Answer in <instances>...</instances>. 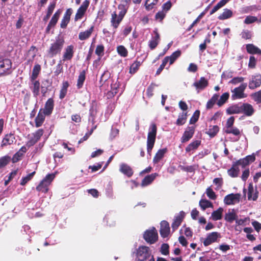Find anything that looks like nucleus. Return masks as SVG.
I'll list each match as a JSON object with an SVG mask.
<instances>
[{
	"label": "nucleus",
	"mask_w": 261,
	"mask_h": 261,
	"mask_svg": "<svg viewBox=\"0 0 261 261\" xmlns=\"http://www.w3.org/2000/svg\"><path fill=\"white\" fill-rule=\"evenodd\" d=\"M261 85V75L256 74L251 75L249 84L248 87L251 90H254Z\"/></svg>",
	"instance_id": "8"
},
{
	"label": "nucleus",
	"mask_w": 261,
	"mask_h": 261,
	"mask_svg": "<svg viewBox=\"0 0 261 261\" xmlns=\"http://www.w3.org/2000/svg\"><path fill=\"white\" fill-rule=\"evenodd\" d=\"M208 85L207 80L202 76L200 78L199 80L195 81L192 86L195 88L197 92L199 93L200 91L204 90Z\"/></svg>",
	"instance_id": "10"
},
{
	"label": "nucleus",
	"mask_w": 261,
	"mask_h": 261,
	"mask_svg": "<svg viewBox=\"0 0 261 261\" xmlns=\"http://www.w3.org/2000/svg\"><path fill=\"white\" fill-rule=\"evenodd\" d=\"M219 131V128L217 125L210 126L206 134L211 137H214Z\"/></svg>",
	"instance_id": "39"
},
{
	"label": "nucleus",
	"mask_w": 261,
	"mask_h": 261,
	"mask_svg": "<svg viewBox=\"0 0 261 261\" xmlns=\"http://www.w3.org/2000/svg\"><path fill=\"white\" fill-rule=\"evenodd\" d=\"M229 96V94L228 92L223 93L221 96L220 99L217 102V105L219 107H221L223 105L227 100Z\"/></svg>",
	"instance_id": "44"
},
{
	"label": "nucleus",
	"mask_w": 261,
	"mask_h": 261,
	"mask_svg": "<svg viewBox=\"0 0 261 261\" xmlns=\"http://www.w3.org/2000/svg\"><path fill=\"white\" fill-rule=\"evenodd\" d=\"M54 107V101L52 98H49L45 103L44 108L42 112L46 116H49L53 112Z\"/></svg>",
	"instance_id": "20"
},
{
	"label": "nucleus",
	"mask_w": 261,
	"mask_h": 261,
	"mask_svg": "<svg viewBox=\"0 0 261 261\" xmlns=\"http://www.w3.org/2000/svg\"><path fill=\"white\" fill-rule=\"evenodd\" d=\"M166 15V13L164 11H159L155 15V19L159 22H162Z\"/></svg>",
	"instance_id": "55"
},
{
	"label": "nucleus",
	"mask_w": 261,
	"mask_h": 261,
	"mask_svg": "<svg viewBox=\"0 0 261 261\" xmlns=\"http://www.w3.org/2000/svg\"><path fill=\"white\" fill-rule=\"evenodd\" d=\"M258 20V19L255 16H248L245 19L244 22L245 24H249L256 22Z\"/></svg>",
	"instance_id": "60"
},
{
	"label": "nucleus",
	"mask_w": 261,
	"mask_h": 261,
	"mask_svg": "<svg viewBox=\"0 0 261 261\" xmlns=\"http://www.w3.org/2000/svg\"><path fill=\"white\" fill-rule=\"evenodd\" d=\"M106 196L110 199H113L115 198L112 187L110 185H108L106 189Z\"/></svg>",
	"instance_id": "51"
},
{
	"label": "nucleus",
	"mask_w": 261,
	"mask_h": 261,
	"mask_svg": "<svg viewBox=\"0 0 261 261\" xmlns=\"http://www.w3.org/2000/svg\"><path fill=\"white\" fill-rule=\"evenodd\" d=\"M199 115L200 111L199 110L195 111L190 120V124H192L195 123L198 120Z\"/></svg>",
	"instance_id": "57"
},
{
	"label": "nucleus",
	"mask_w": 261,
	"mask_h": 261,
	"mask_svg": "<svg viewBox=\"0 0 261 261\" xmlns=\"http://www.w3.org/2000/svg\"><path fill=\"white\" fill-rule=\"evenodd\" d=\"M119 171L128 177H130L134 173L132 168L125 163H121L120 165Z\"/></svg>",
	"instance_id": "22"
},
{
	"label": "nucleus",
	"mask_w": 261,
	"mask_h": 261,
	"mask_svg": "<svg viewBox=\"0 0 261 261\" xmlns=\"http://www.w3.org/2000/svg\"><path fill=\"white\" fill-rule=\"evenodd\" d=\"M240 193H231L225 196L224 198V203L226 205H232L237 202H239L241 198Z\"/></svg>",
	"instance_id": "9"
},
{
	"label": "nucleus",
	"mask_w": 261,
	"mask_h": 261,
	"mask_svg": "<svg viewBox=\"0 0 261 261\" xmlns=\"http://www.w3.org/2000/svg\"><path fill=\"white\" fill-rule=\"evenodd\" d=\"M89 5V2L87 0H85L82 5L77 9L76 13L75 16L74 20L77 21L81 19L84 14L85 13L88 6Z\"/></svg>",
	"instance_id": "12"
},
{
	"label": "nucleus",
	"mask_w": 261,
	"mask_h": 261,
	"mask_svg": "<svg viewBox=\"0 0 261 261\" xmlns=\"http://www.w3.org/2000/svg\"><path fill=\"white\" fill-rule=\"evenodd\" d=\"M32 81V85L30 87L33 94V96L37 99V97L39 95L40 84L38 81Z\"/></svg>",
	"instance_id": "26"
},
{
	"label": "nucleus",
	"mask_w": 261,
	"mask_h": 261,
	"mask_svg": "<svg viewBox=\"0 0 261 261\" xmlns=\"http://www.w3.org/2000/svg\"><path fill=\"white\" fill-rule=\"evenodd\" d=\"M159 0H146L145 6L146 10H150L152 9L154 5L157 4Z\"/></svg>",
	"instance_id": "52"
},
{
	"label": "nucleus",
	"mask_w": 261,
	"mask_h": 261,
	"mask_svg": "<svg viewBox=\"0 0 261 261\" xmlns=\"http://www.w3.org/2000/svg\"><path fill=\"white\" fill-rule=\"evenodd\" d=\"M73 10L71 8H68L66 10L65 14H64L63 17L60 23V27L62 29H65L67 24L69 23L70 17L71 14H72Z\"/></svg>",
	"instance_id": "18"
},
{
	"label": "nucleus",
	"mask_w": 261,
	"mask_h": 261,
	"mask_svg": "<svg viewBox=\"0 0 261 261\" xmlns=\"http://www.w3.org/2000/svg\"><path fill=\"white\" fill-rule=\"evenodd\" d=\"M15 140V138L14 136V134L10 133L5 135L2 140L1 147H4V146L12 144Z\"/></svg>",
	"instance_id": "23"
},
{
	"label": "nucleus",
	"mask_w": 261,
	"mask_h": 261,
	"mask_svg": "<svg viewBox=\"0 0 261 261\" xmlns=\"http://www.w3.org/2000/svg\"><path fill=\"white\" fill-rule=\"evenodd\" d=\"M247 51L251 54H260L261 50L253 44L246 45Z\"/></svg>",
	"instance_id": "33"
},
{
	"label": "nucleus",
	"mask_w": 261,
	"mask_h": 261,
	"mask_svg": "<svg viewBox=\"0 0 261 261\" xmlns=\"http://www.w3.org/2000/svg\"><path fill=\"white\" fill-rule=\"evenodd\" d=\"M118 9L120 10L118 14L116 11H114L111 14V24L115 30L119 27V24L125 15L127 7H126L124 4H119L118 6Z\"/></svg>",
	"instance_id": "1"
},
{
	"label": "nucleus",
	"mask_w": 261,
	"mask_h": 261,
	"mask_svg": "<svg viewBox=\"0 0 261 261\" xmlns=\"http://www.w3.org/2000/svg\"><path fill=\"white\" fill-rule=\"evenodd\" d=\"M35 174V172L34 171L27 176L23 177L20 181V185L22 186H24L28 181L32 179L34 175Z\"/></svg>",
	"instance_id": "48"
},
{
	"label": "nucleus",
	"mask_w": 261,
	"mask_h": 261,
	"mask_svg": "<svg viewBox=\"0 0 261 261\" xmlns=\"http://www.w3.org/2000/svg\"><path fill=\"white\" fill-rule=\"evenodd\" d=\"M225 132L227 134H232L235 136H239L240 134V130L237 127L232 126L228 128H226Z\"/></svg>",
	"instance_id": "54"
},
{
	"label": "nucleus",
	"mask_w": 261,
	"mask_h": 261,
	"mask_svg": "<svg viewBox=\"0 0 261 261\" xmlns=\"http://www.w3.org/2000/svg\"><path fill=\"white\" fill-rule=\"evenodd\" d=\"M118 54L122 57H126L127 56V50L123 45H119L117 47Z\"/></svg>",
	"instance_id": "49"
},
{
	"label": "nucleus",
	"mask_w": 261,
	"mask_h": 261,
	"mask_svg": "<svg viewBox=\"0 0 261 261\" xmlns=\"http://www.w3.org/2000/svg\"><path fill=\"white\" fill-rule=\"evenodd\" d=\"M110 77V73L108 70H105L100 76L99 82L103 85Z\"/></svg>",
	"instance_id": "53"
},
{
	"label": "nucleus",
	"mask_w": 261,
	"mask_h": 261,
	"mask_svg": "<svg viewBox=\"0 0 261 261\" xmlns=\"http://www.w3.org/2000/svg\"><path fill=\"white\" fill-rule=\"evenodd\" d=\"M58 19H59L57 18V17L53 16V17L51 18V20H50L48 25L47 26V27L46 28V30H45L46 33L48 34L49 33L50 29L52 28H54L57 24V23L58 21Z\"/></svg>",
	"instance_id": "42"
},
{
	"label": "nucleus",
	"mask_w": 261,
	"mask_h": 261,
	"mask_svg": "<svg viewBox=\"0 0 261 261\" xmlns=\"http://www.w3.org/2000/svg\"><path fill=\"white\" fill-rule=\"evenodd\" d=\"M151 255L149 248L145 246L139 247L137 252V257L139 261H144Z\"/></svg>",
	"instance_id": "7"
},
{
	"label": "nucleus",
	"mask_w": 261,
	"mask_h": 261,
	"mask_svg": "<svg viewBox=\"0 0 261 261\" xmlns=\"http://www.w3.org/2000/svg\"><path fill=\"white\" fill-rule=\"evenodd\" d=\"M223 208L219 207L217 210L212 212L211 218L214 221L220 220L222 218Z\"/></svg>",
	"instance_id": "32"
},
{
	"label": "nucleus",
	"mask_w": 261,
	"mask_h": 261,
	"mask_svg": "<svg viewBox=\"0 0 261 261\" xmlns=\"http://www.w3.org/2000/svg\"><path fill=\"white\" fill-rule=\"evenodd\" d=\"M194 133V126H188L181 138V142L182 143H185L189 141L193 137Z\"/></svg>",
	"instance_id": "13"
},
{
	"label": "nucleus",
	"mask_w": 261,
	"mask_h": 261,
	"mask_svg": "<svg viewBox=\"0 0 261 261\" xmlns=\"http://www.w3.org/2000/svg\"><path fill=\"white\" fill-rule=\"evenodd\" d=\"M160 233L161 237L163 238L168 237L170 233V226L167 221L165 220L161 221L160 223Z\"/></svg>",
	"instance_id": "16"
},
{
	"label": "nucleus",
	"mask_w": 261,
	"mask_h": 261,
	"mask_svg": "<svg viewBox=\"0 0 261 261\" xmlns=\"http://www.w3.org/2000/svg\"><path fill=\"white\" fill-rule=\"evenodd\" d=\"M226 113L229 115L242 113V103L236 104L228 107L226 110Z\"/></svg>",
	"instance_id": "24"
},
{
	"label": "nucleus",
	"mask_w": 261,
	"mask_h": 261,
	"mask_svg": "<svg viewBox=\"0 0 261 261\" xmlns=\"http://www.w3.org/2000/svg\"><path fill=\"white\" fill-rule=\"evenodd\" d=\"M181 51L179 50H177L172 54V55L169 57L170 60V65H171L174 63V62L180 56Z\"/></svg>",
	"instance_id": "50"
},
{
	"label": "nucleus",
	"mask_w": 261,
	"mask_h": 261,
	"mask_svg": "<svg viewBox=\"0 0 261 261\" xmlns=\"http://www.w3.org/2000/svg\"><path fill=\"white\" fill-rule=\"evenodd\" d=\"M64 42V39L59 35L56 37L55 41L50 44L48 50V54L50 57H53L61 53Z\"/></svg>",
	"instance_id": "3"
},
{
	"label": "nucleus",
	"mask_w": 261,
	"mask_h": 261,
	"mask_svg": "<svg viewBox=\"0 0 261 261\" xmlns=\"http://www.w3.org/2000/svg\"><path fill=\"white\" fill-rule=\"evenodd\" d=\"M104 52V46L103 45H98L95 49V54L98 56L99 57H101L103 55Z\"/></svg>",
	"instance_id": "64"
},
{
	"label": "nucleus",
	"mask_w": 261,
	"mask_h": 261,
	"mask_svg": "<svg viewBox=\"0 0 261 261\" xmlns=\"http://www.w3.org/2000/svg\"><path fill=\"white\" fill-rule=\"evenodd\" d=\"M48 186L46 183L41 181L39 185L36 187V190L38 191L46 193L48 191Z\"/></svg>",
	"instance_id": "45"
},
{
	"label": "nucleus",
	"mask_w": 261,
	"mask_h": 261,
	"mask_svg": "<svg viewBox=\"0 0 261 261\" xmlns=\"http://www.w3.org/2000/svg\"><path fill=\"white\" fill-rule=\"evenodd\" d=\"M159 174L156 173H152L146 176L142 180L141 186L142 187H146L150 185L156 178Z\"/></svg>",
	"instance_id": "25"
},
{
	"label": "nucleus",
	"mask_w": 261,
	"mask_h": 261,
	"mask_svg": "<svg viewBox=\"0 0 261 261\" xmlns=\"http://www.w3.org/2000/svg\"><path fill=\"white\" fill-rule=\"evenodd\" d=\"M241 36L243 39H249L252 37V33L248 30H244L241 32Z\"/></svg>",
	"instance_id": "61"
},
{
	"label": "nucleus",
	"mask_w": 261,
	"mask_h": 261,
	"mask_svg": "<svg viewBox=\"0 0 261 261\" xmlns=\"http://www.w3.org/2000/svg\"><path fill=\"white\" fill-rule=\"evenodd\" d=\"M252 97L257 103H261V90L253 93Z\"/></svg>",
	"instance_id": "62"
},
{
	"label": "nucleus",
	"mask_w": 261,
	"mask_h": 261,
	"mask_svg": "<svg viewBox=\"0 0 261 261\" xmlns=\"http://www.w3.org/2000/svg\"><path fill=\"white\" fill-rule=\"evenodd\" d=\"M159 85L154 83H151L146 90V93L149 97H151L153 95V92L155 87Z\"/></svg>",
	"instance_id": "58"
},
{
	"label": "nucleus",
	"mask_w": 261,
	"mask_h": 261,
	"mask_svg": "<svg viewBox=\"0 0 261 261\" xmlns=\"http://www.w3.org/2000/svg\"><path fill=\"white\" fill-rule=\"evenodd\" d=\"M11 161V156L6 155L0 158V169L6 166Z\"/></svg>",
	"instance_id": "40"
},
{
	"label": "nucleus",
	"mask_w": 261,
	"mask_h": 261,
	"mask_svg": "<svg viewBox=\"0 0 261 261\" xmlns=\"http://www.w3.org/2000/svg\"><path fill=\"white\" fill-rule=\"evenodd\" d=\"M255 160V157L254 155L251 154L238 160L235 162L234 163L238 167V166H241L242 168H245L246 166H248L250 163L253 162Z\"/></svg>",
	"instance_id": "11"
},
{
	"label": "nucleus",
	"mask_w": 261,
	"mask_h": 261,
	"mask_svg": "<svg viewBox=\"0 0 261 261\" xmlns=\"http://www.w3.org/2000/svg\"><path fill=\"white\" fill-rule=\"evenodd\" d=\"M93 30V27H91L89 30L80 32L79 35V38L81 40H85L88 39L91 35Z\"/></svg>",
	"instance_id": "35"
},
{
	"label": "nucleus",
	"mask_w": 261,
	"mask_h": 261,
	"mask_svg": "<svg viewBox=\"0 0 261 261\" xmlns=\"http://www.w3.org/2000/svg\"><path fill=\"white\" fill-rule=\"evenodd\" d=\"M239 172L240 169L234 162L232 163L231 167L227 170L228 174L233 178L238 177Z\"/></svg>",
	"instance_id": "31"
},
{
	"label": "nucleus",
	"mask_w": 261,
	"mask_h": 261,
	"mask_svg": "<svg viewBox=\"0 0 261 261\" xmlns=\"http://www.w3.org/2000/svg\"><path fill=\"white\" fill-rule=\"evenodd\" d=\"M248 199L249 200L256 201L258 197V191L257 188L254 189L252 183H250L248 189Z\"/></svg>",
	"instance_id": "17"
},
{
	"label": "nucleus",
	"mask_w": 261,
	"mask_h": 261,
	"mask_svg": "<svg viewBox=\"0 0 261 261\" xmlns=\"http://www.w3.org/2000/svg\"><path fill=\"white\" fill-rule=\"evenodd\" d=\"M206 193L207 197L211 199L215 200L217 197L215 193L211 187L207 188Z\"/></svg>",
	"instance_id": "59"
},
{
	"label": "nucleus",
	"mask_w": 261,
	"mask_h": 261,
	"mask_svg": "<svg viewBox=\"0 0 261 261\" xmlns=\"http://www.w3.org/2000/svg\"><path fill=\"white\" fill-rule=\"evenodd\" d=\"M199 206L201 209L204 211L206 208L213 207V203L208 200L206 199H201L199 201Z\"/></svg>",
	"instance_id": "41"
},
{
	"label": "nucleus",
	"mask_w": 261,
	"mask_h": 261,
	"mask_svg": "<svg viewBox=\"0 0 261 261\" xmlns=\"http://www.w3.org/2000/svg\"><path fill=\"white\" fill-rule=\"evenodd\" d=\"M145 241L150 244L155 243L158 239V234L156 229L152 227L151 229L146 230L143 234Z\"/></svg>",
	"instance_id": "5"
},
{
	"label": "nucleus",
	"mask_w": 261,
	"mask_h": 261,
	"mask_svg": "<svg viewBox=\"0 0 261 261\" xmlns=\"http://www.w3.org/2000/svg\"><path fill=\"white\" fill-rule=\"evenodd\" d=\"M157 133V127L154 123H151L149 127L147 138V151L149 155L154 146Z\"/></svg>",
	"instance_id": "2"
},
{
	"label": "nucleus",
	"mask_w": 261,
	"mask_h": 261,
	"mask_svg": "<svg viewBox=\"0 0 261 261\" xmlns=\"http://www.w3.org/2000/svg\"><path fill=\"white\" fill-rule=\"evenodd\" d=\"M237 218L238 216L234 209L229 210L224 216L225 220L229 223H231Z\"/></svg>",
	"instance_id": "28"
},
{
	"label": "nucleus",
	"mask_w": 261,
	"mask_h": 261,
	"mask_svg": "<svg viewBox=\"0 0 261 261\" xmlns=\"http://www.w3.org/2000/svg\"><path fill=\"white\" fill-rule=\"evenodd\" d=\"M12 62L9 59L0 60V76L11 73Z\"/></svg>",
	"instance_id": "6"
},
{
	"label": "nucleus",
	"mask_w": 261,
	"mask_h": 261,
	"mask_svg": "<svg viewBox=\"0 0 261 261\" xmlns=\"http://www.w3.org/2000/svg\"><path fill=\"white\" fill-rule=\"evenodd\" d=\"M185 216V213L184 211H180L179 213L176 214L173 220L179 222V223H181L184 218Z\"/></svg>",
	"instance_id": "63"
},
{
	"label": "nucleus",
	"mask_w": 261,
	"mask_h": 261,
	"mask_svg": "<svg viewBox=\"0 0 261 261\" xmlns=\"http://www.w3.org/2000/svg\"><path fill=\"white\" fill-rule=\"evenodd\" d=\"M254 109L252 106L248 103H242V113L246 116H251L254 113Z\"/></svg>",
	"instance_id": "21"
},
{
	"label": "nucleus",
	"mask_w": 261,
	"mask_h": 261,
	"mask_svg": "<svg viewBox=\"0 0 261 261\" xmlns=\"http://www.w3.org/2000/svg\"><path fill=\"white\" fill-rule=\"evenodd\" d=\"M247 84L246 83H242L239 87L231 90V92L232 93L231 99L232 100H236L246 97L247 95L244 93V91L247 88Z\"/></svg>",
	"instance_id": "4"
},
{
	"label": "nucleus",
	"mask_w": 261,
	"mask_h": 261,
	"mask_svg": "<svg viewBox=\"0 0 261 261\" xmlns=\"http://www.w3.org/2000/svg\"><path fill=\"white\" fill-rule=\"evenodd\" d=\"M97 112V104L96 102L93 100L91 104L89 109V116L88 120L91 122L92 124L95 122V119Z\"/></svg>",
	"instance_id": "14"
},
{
	"label": "nucleus",
	"mask_w": 261,
	"mask_h": 261,
	"mask_svg": "<svg viewBox=\"0 0 261 261\" xmlns=\"http://www.w3.org/2000/svg\"><path fill=\"white\" fill-rule=\"evenodd\" d=\"M42 109H41L35 118V126L36 127L41 126L44 122L46 114L42 112Z\"/></svg>",
	"instance_id": "29"
},
{
	"label": "nucleus",
	"mask_w": 261,
	"mask_h": 261,
	"mask_svg": "<svg viewBox=\"0 0 261 261\" xmlns=\"http://www.w3.org/2000/svg\"><path fill=\"white\" fill-rule=\"evenodd\" d=\"M55 2H53L49 4L47 8V14L45 16H44L43 18V20L44 21L46 22L48 20L53 12V11L55 8Z\"/></svg>",
	"instance_id": "38"
},
{
	"label": "nucleus",
	"mask_w": 261,
	"mask_h": 261,
	"mask_svg": "<svg viewBox=\"0 0 261 261\" xmlns=\"http://www.w3.org/2000/svg\"><path fill=\"white\" fill-rule=\"evenodd\" d=\"M232 12L231 10L225 8L223 10V12L222 14H221L218 17V18L219 20H225L228 19L232 17Z\"/></svg>",
	"instance_id": "34"
},
{
	"label": "nucleus",
	"mask_w": 261,
	"mask_h": 261,
	"mask_svg": "<svg viewBox=\"0 0 261 261\" xmlns=\"http://www.w3.org/2000/svg\"><path fill=\"white\" fill-rule=\"evenodd\" d=\"M74 47L73 45H70L65 47L63 55V61L71 60L74 55Z\"/></svg>",
	"instance_id": "19"
},
{
	"label": "nucleus",
	"mask_w": 261,
	"mask_h": 261,
	"mask_svg": "<svg viewBox=\"0 0 261 261\" xmlns=\"http://www.w3.org/2000/svg\"><path fill=\"white\" fill-rule=\"evenodd\" d=\"M169 246L167 243H163L161 247L160 252L164 255H167L169 253Z\"/></svg>",
	"instance_id": "56"
},
{
	"label": "nucleus",
	"mask_w": 261,
	"mask_h": 261,
	"mask_svg": "<svg viewBox=\"0 0 261 261\" xmlns=\"http://www.w3.org/2000/svg\"><path fill=\"white\" fill-rule=\"evenodd\" d=\"M187 118V112H182L179 113L176 122V124L179 126L182 125L186 123Z\"/></svg>",
	"instance_id": "36"
},
{
	"label": "nucleus",
	"mask_w": 261,
	"mask_h": 261,
	"mask_svg": "<svg viewBox=\"0 0 261 261\" xmlns=\"http://www.w3.org/2000/svg\"><path fill=\"white\" fill-rule=\"evenodd\" d=\"M220 237V233L217 232H212L207 234L206 238L203 242L205 246H207L217 241L218 238Z\"/></svg>",
	"instance_id": "15"
},
{
	"label": "nucleus",
	"mask_w": 261,
	"mask_h": 261,
	"mask_svg": "<svg viewBox=\"0 0 261 261\" xmlns=\"http://www.w3.org/2000/svg\"><path fill=\"white\" fill-rule=\"evenodd\" d=\"M85 79H86V71H85V70H84L80 72V73L78 76V79H77V84H76V86L78 89H81L83 87L84 81H85Z\"/></svg>",
	"instance_id": "37"
},
{
	"label": "nucleus",
	"mask_w": 261,
	"mask_h": 261,
	"mask_svg": "<svg viewBox=\"0 0 261 261\" xmlns=\"http://www.w3.org/2000/svg\"><path fill=\"white\" fill-rule=\"evenodd\" d=\"M141 64L140 61H135L131 65L129 68V73L132 74L135 73L139 69Z\"/></svg>",
	"instance_id": "43"
},
{
	"label": "nucleus",
	"mask_w": 261,
	"mask_h": 261,
	"mask_svg": "<svg viewBox=\"0 0 261 261\" xmlns=\"http://www.w3.org/2000/svg\"><path fill=\"white\" fill-rule=\"evenodd\" d=\"M201 144V141L196 140L193 141L190 143L186 148L185 150L187 153H193L194 150H195Z\"/></svg>",
	"instance_id": "27"
},
{
	"label": "nucleus",
	"mask_w": 261,
	"mask_h": 261,
	"mask_svg": "<svg viewBox=\"0 0 261 261\" xmlns=\"http://www.w3.org/2000/svg\"><path fill=\"white\" fill-rule=\"evenodd\" d=\"M41 70L40 65L39 64H36L34 66L32 74L31 76V81H35V80L37 77L38 74Z\"/></svg>",
	"instance_id": "46"
},
{
	"label": "nucleus",
	"mask_w": 261,
	"mask_h": 261,
	"mask_svg": "<svg viewBox=\"0 0 261 261\" xmlns=\"http://www.w3.org/2000/svg\"><path fill=\"white\" fill-rule=\"evenodd\" d=\"M56 176V173L48 174L46 176L41 180L46 183L48 186L51 184Z\"/></svg>",
	"instance_id": "47"
},
{
	"label": "nucleus",
	"mask_w": 261,
	"mask_h": 261,
	"mask_svg": "<svg viewBox=\"0 0 261 261\" xmlns=\"http://www.w3.org/2000/svg\"><path fill=\"white\" fill-rule=\"evenodd\" d=\"M167 149L166 148L159 149L153 158V163L157 164L158 163H159L160 161L164 157L165 154L167 152Z\"/></svg>",
	"instance_id": "30"
}]
</instances>
